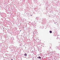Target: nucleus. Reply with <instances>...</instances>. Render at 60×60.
<instances>
[{
	"instance_id": "nucleus-1",
	"label": "nucleus",
	"mask_w": 60,
	"mask_h": 60,
	"mask_svg": "<svg viewBox=\"0 0 60 60\" xmlns=\"http://www.w3.org/2000/svg\"><path fill=\"white\" fill-rule=\"evenodd\" d=\"M24 55L25 56H27V54L26 53H25V54H24Z\"/></svg>"
},
{
	"instance_id": "nucleus-2",
	"label": "nucleus",
	"mask_w": 60,
	"mask_h": 60,
	"mask_svg": "<svg viewBox=\"0 0 60 60\" xmlns=\"http://www.w3.org/2000/svg\"><path fill=\"white\" fill-rule=\"evenodd\" d=\"M38 59H41V57L40 56L38 57Z\"/></svg>"
},
{
	"instance_id": "nucleus-3",
	"label": "nucleus",
	"mask_w": 60,
	"mask_h": 60,
	"mask_svg": "<svg viewBox=\"0 0 60 60\" xmlns=\"http://www.w3.org/2000/svg\"><path fill=\"white\" fill-rule=\"evenodd\" d=\"M50 33H52V31H50Z\"/></svg>"
},
{
	"instance_id": "nucleus-4",
	"label": "nucleus",
	"mask_w": 60,
	"mask_h": 60,
	"mask_svg": "<svg viewBox=\"0 0 60 60\" xmlns=\"http://www.w3.org/2000/svg\"><path fill=\"white\" fill-rule=\"evenodd\" d=\"M13 60V59H11V60Z\"/></svg>"
},
{
	"instance_id": "nucleus-5",
	"label": "nucleus",
	"mask_w": 60,
	"mask_h": 60,
	"mask_svg": "<svg viewBox=\"0 0 60 60\" xmlns=\"http://www.w3.org/2000/svg\"><path fill=\"white\" fill-rule=\"evenodd\" d=\"M32 15H31V16H32Z\"/></svg>"
},
{
	"instance_id": "nucleus-6",
	"label": "nucleus",
	"mask_w": 60,
	"mask_h": 60,
	"mask_svg": "<svg viewBox=\"0 0 60 60\" xmlns=\"http://www.w3.org/2000/svg\"><path fill=\"white\" fill-rule=\"evenodd\" d=\"M20 31H21V30H20Z\"/></svg>"
}]
</instances>
